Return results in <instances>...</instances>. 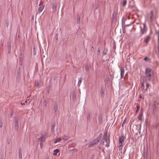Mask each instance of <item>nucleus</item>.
I'll list each match as a JSON object with an SVG mask.
<instances>
[{
  "mask_svg": "<svg viewBox=\"0 0 159 159\" xmlns=\"http://www.w3.org/2000/svg\"><path fill=\"white\" fill-rule=\"evenodd\" d=\"M57 37H56V39H57Z\"/></svg>",
  "mask_w": 159,
  "mask_h": 159,
  "instance_id": "nucleus-33",
  "label": "nucleus"
},
{
  "mask_svg": "<svg viewBox=\"0 0 159 159\" xmlns=\"http://www.w3.org/2000/svg\"><path fill=\"white\" fill-rule=\"evenodd\" d=\"M128 18L129 19V15L128 16Z\"/></svg>",
  "mask_w": 159,
  "mask_h": 159,
  "instance_id": "nucleus-31",
  "label": "nucleus"
},
{
  "mask_svg": "<svg viewBox=\"0 0 159 159\" xmlns=\"http://www.w3.org/2000/svg\"><path fill=\"white\" fill-rule=\"evenodd\" d=\"M126 3V0H124L123 2V5L124 6H125Z\"/></svg>",
  "mask_w": 159,
  "mask_h": 159,
  "instance_id": "nucleus-21",
  "label": "nucleus"
},
{
  "mask_svg": "<svg viewBox=\"0 0 159 159\" xmlns=\"http://www.w3.org/2000/svg\"><path fill=\"white\" fill-rule=\"evenodd\" d=\"M126 20V19L123 18L122 20V24L125 25V21Z\"/></svg>",
  "mask_w": 159,
  "mask_h": 159,
  "instance_id": "nucleus-20",
  "label": "nucleus"
},
{
  "mask_svg": "<svg viewBox=\"0 0 159 159\" xmlns=\"http://www.w3.org/2000/svg\"><path fill=\"white\" fill-rule=\"evenodd\" d=\"M61 138H57L55 141H54V143H57L59 142H60L61 140Z\"/></svg>",
  "mask_w": 159,
  "mask_h": 159,
  "instance_id": "nucleus-9",
  "label": "nucleus"
},
{
  "mask_svg": "<svg viewBox=\"0 0 159 159\" xmlns=\"http://www.w3.org/2000/svg\"><path fill=\"white\" fill-rule=\"evenodd\" d=\"M125 139V138L124 136L122 135L120 137H119V142H120L123 143L124 142Z\"/></svg>",
  "mask_w": 159,
  "mask_h": 159,
  "instance_id": "nucleus-5",
  "label": "nucleus"
},
{
  "mask_svg": "<svg viewBox=\"0 0 159 159\" xmlns=\"http://www.w3.org/2000/svg\"><path fill=\"white\" fill-rule=\"evenodd\" d=\"M54 110L55 112L57 111V105H55L54 107Z\"/></svg>",
  "mask_w": 159,
  "mask_h": 159,
  "instance_id": "nucleus-18",
  "label": "nucleus"
},
{
  "mask_svg": "<svg viewBox=\"0 0 159 159\" xmlns=\"http://www.w3.org/2000/svg\"><path fill=\"white\" fill-rule=\"evenodd\" d=\"M100 52V50H98V52Z\"/></svg>",
  "mask_w": 159,
  "mask_h": 159,
  "instance_id": "nucleus-35",
  "label": "nucleus"
},
{
  "mask_svg": "<svg viewBox=\"0 0 159 159\" xmlns=\"http://www.w3.org/2000/svg\"><path fill=\"white\" fill-rule=\"evenodd\" d=\"M150 39V38L149 37H147L145 39L144 42L146 43H147L149 41Z\"/></svg>",
  "mask_w": 159,
  "mask_h": 159,
  "instance_id": "nucleus-15",
  "label": "nucleus"
},
{
  "mask_svg": "<svg viewBox=\"0 0 159 159\" xmlns=\"http://www.w3.org/2000/svg\"><path fill=\"white\" fill-rule=\"evenodd\" d=\"M143 86V83L142 84V86Z\"/></svg>",
  "mask_w": 159,
  "mask_h": 159,
  "instance_id": "nucleus-29",
  "label": "nucleus"
},
{
  "mask_svg": "<svg viewBox=\"0 0 159 159\" xmlns=\"http://www.w3.org/2000/svg\"><path fill=\"white\" fill-rule=\"evenodd\" d=\"M99 141V140L98 139H96L94 140L89 145V147H92L94 146L97 143H98Z\"/></svg>",
  "mask_w": 159,
  "mask_h": 159,
  "instance_id": "nucleus-3",
  "label": "nucleus"
},
{
  "mask_svg": "<svg viewBox=\"0 0 159 159\" xmlns=\"http://www.w3.org/2000/svg\"><path fill=\"white\" fill-rule=\"evenodd\" d=\"M43 137H41V138H40V139H41L42 138L43 139Z\"/></svg>",
  "mask_w": 159,
  "mask_h": 159,
  "instance_id": "nucleus-28",
  "label": "nucleus"
},
{
  "mask_svg": "<svg viewBox=\"0 0 159 159\" xmlns=\"http://www.w3.org/2000/svg\"><path fill=\"white\" fill-rule=\"evenodd\" d=\"M121 72H120V74H121V77H122L124 75V71L125 70L124 68H122L121 69Z\"/></svg>",
  "mask_w": 159,
  "mask_h": 159,
  "instance_id": "nucleus-7",
  "label": "nucleus"
},
{
  "mask_svg": "<svg viewBox=\"0 0 159 159\" xmlns=\"http://www.w3.org/2000/svg\"><path fill=\"white\" fill-rule=\"evenodd\" d=\"M125 122V121H123V124H122V125H123V124Z\"/></svg>",
  "mask_w": 159,
  "mask_h": 159,
  "instance_id": "nucleus-27",
  "label": "nucleus"
},
{
  "mask_svg": "<svg viewBox=\"0 0 159 159\" xmlns=\"http://www.w3.org/2000/svg\"><path fill=\"white\" fill-rule=\"evenodd\" d=\"M100 52V50H98V52Z\"/></svg>",
  "mask_w": 159,
  "mask_h": 159,
  "instance_id": "nucleus-34",
  "label": "nucleus"
},
{
  "mask_svg": "<svg viewBox=\"0 0 159 159\" xmlns=\"http://www.w3.org/2000/svg\"><path fill=\"white\" fill-rule=\"evenodd\" d=\"M123 143L119 142V149L120 150L121 149H122V144Z\"/></svg>",
  "mask_w": 159,
  "mask_h": 159,
  "instance_id": "nucleus-11",
  "label": "nucleus"
},
{
  "mask_svg": "<svg viewBox=\"0 0 159 159\" xmlns=\"http://www.w3.org/2000/svg\"><path fill=\"white\" fill-rule=\"evenodd\" d=\"M27 100H26L25 101V103H27Z\"/></svg>",
  "mask_w": 159,
  "mask_h": 159,
  "instance_id": "nucleus-30",
  "label": "nucleus"
},
{
  "mask_svg": "<svg viewBox=\"0 0 159 159\" xmlns=\"http://www.w3.org/2000/svg\"><path fill=\"white\" fill-rule=\"evenodd\" d=\"M139 109H136V113H137L138 111H139Z\"/></svg>",
  "mask_w": 159,
  "mask_h": 159,
  "instance_id": "nucleus-24",
  "label": "nucleus"
},
{
  "mask_svg": "<svg viewBox=\"0 0 159 159\" xmlns=\"http://www.w3.org/2000/svg\"><path fill=\"white\" fill-rule=\"evenodd\" d=\"M153 75V73L152 70L149 68H147L145 71V75L147 79L149 80H151Z\"/></svg>",
  "mask_w": 159,
  "mask_h": 159,
  "instance_id": "nucleus-1",
  "label": "nucleus"
},
{
  "mask_svg": "<svg viewBox=\"0 0 159 159\" xmlns=\"http://www.w3.org/2000/svg\"><path fill=\"white\" fill-rule=\"evenodd\" d=\"M100 144L102 145H105L106 147H109L110 144L109 139L108 138L106 139H104L103 140L101 141Z\"/></svg>",
  "mask_w": 159,
  "mask_h": 159,
  "instance_id": "nucleus-2",
  "label": "nucleus"
},
{
  "mask_svg": "<svg viewBox=\"0 0 159 159\" xmlns=\"http://www.w3.org/2000/svg\"><path fill=\"white\" fill-rule=\"evenodd\" d=\"M144 60H145V61H147L148 60V59L147 57H145L144 58Z\"/></svg>",
  "mask_w": 159,
  "mask_h": 159,
  "instance_id": "nucleus-22",
  "label": "nucleus"
},
{
  "mask_svg": "<svg viewBox=\"0 0 159 159\" xmlns=\"http://www.w3.org/2000/svg\"><path fill=\"white\" fill-rule=\"evenodd\" d=\"M82 80V78H80V79L79 80L78 83V85L79 86H80L81 84V82Z\"/></svg>",
  "mask_w": 159,
  "mask_h": 159,
  "instance_id": "nucleus-13",
  "label": "nucleus"
},
{
  "mask_svg": "<svg viewBox=\"0 0 159 159\" xmlns=\"http://www.w3.org/2000/svg\"><path fill=\"white\" fill-rule=\"evenodd\" d=\"M18 122L17 120H16L15 122V129L16 130H17L18 129Z\"/></svg>",
  "mask_w": 159,
  "mask_h": 159,
  "instance_id": "nucleus-6",
  "label": "nucleus"
},
{
  "mask_svg": "<svg viewBox=\"0 0 159 159\" xmlns=\"http://www.w3.org/2000/svg\"><path fill=\"white\" fill-rule=\"evenodd\" d=\"M62 139L63 140L65 141L66 140H68V139L67 136L64 135L62 137Z\"/></svg>",
  "mask_w": 159,
  "mask_h": 159,
  "instance_id": "nucleus-14",
  "label": "nucleus"
},
{
  "mask_svg": "<svg viewBox=\"0 0 159 159\" xmlns=\"http://www.w3.org/2000/svg\"><path fill=\"white\" fill-rule=\"evenodd\" d=\"M146 85L147 87H146V90L148 88V86L149 85V84L148 83H147L146 84Z\"/></svg>",
  "mask_w": 159,
  "mask_h": 159,
  "instance_id": "nucleus-23",
  "label": "nucleus"
},
{
  "mask_svg": "<svg viewBox=\"0 0 159 159\" xmlns=\"http://www.w3.org/2000/svg\"><path fill=\"white\" fill-rule=\"evenodd\" d=\"M143 111L142 109L141 110L140 112L139 113V114L138 116V118L139 120H142V117L143 116Z\"/></svg>",
  "mask_w": 159,
  "mask_h": 159,
  "instance_id": "nucleus-4",
  "label": "nucleus"
},
{
  "mask_svg": "<svg viewBox=\"0 0 159 159\" xmlns=\"http://www.w3.org/2000/svg\"><path fill=\"white\" fill-rule=\"evenodd\" d=\"M44 7L43 6H42L39 7V8L38 9V10H39V13H40L42 11V10H43V9L44 8Z\"/></svg>",
  "mask_w": 159,
  "mask_h": 159,
  "instance_id": "nucleus-8",
  "label": "nucleus"
},
{
  "mask_svg": "<svg viewBox=\"0 0 159 159\" xmlns=\"http://www.w3.org/2000/svg\"><path fill=\"white\" fill-rule=\"evenodd\" d=\"M59 150L58 149H55V150H54V152H53V155H56L57 154V153L59 152Z\"/></svg>",
  "mask_w": 159,
  "mask_h": 159,
  "instance_id": "nucleus-10",
  "label": "nucleus"
},
{
  "mask_svg": "<svg viewBox=\"0 0 159 159\" xmlns=\"http://www.w3.org/2000/svg\"><path fill=\"white\" fill-rule=\"evenodd\" d=\"M54 11H55L57 9V6L56 5H53L52 7Z\"/></svg>",
  "mask_w": 159,
  "mask_h": 159,
  "instance_id": "nucleus-16",
  "label": "nucleus"
},
{
  "mask_svg": "<svg viewBox=\"0 0 159 159\" xmlns=\"http://www.w3.org/2000/svg\"><path fill=\"white\" fill-rule=\"evenodd\" d=\"M136 108L137 109H139V105H137L136 106Z\"/></svg>",
  "mask_w": 159,
  "mask_h": 159,
  "instance_id": "nucleus-25",
  "label": "nucleus"
},
{
  "mask_svg": "<svg viewBox=\"0 0 159 159\" xmlns=\"http://www.w3.org/2000/svg\"><path fill=\"white\" fill-rule=\"evenodd\" d=\"M20 104L22 105H24L25 104V102H23V103L21 102L20 103Z\"/></svg>",
  "mask_w": 159,
  "mask_h": 159,
  "instance_id": "nucleus-26",
  "label": "nucleus"
},
{
  "mask_svg": "<svg viewBox=\"0 0 159 159\" xmlns=\"http://www.w3.org/2000/svg\"><path fill=\"white\" fill-rule=\"evenodd\" d=\"M43 105L45 106H46L47 105V101L46 100H45L43 102Z\"/></svg>",
  "mask_w": 159,
  "mask_h": 159,
  "instance_id": "nucleus-19",
  "label": "nucleus"
},
{
  "mask_svg": "<svg viewBox=\"0 0 159 159\" xmlns=\"http://www.w3.org/2000/svg\"><path fill=\"white\" fill-rule=\"evenodd\" d=\"M19 159H22V153L21 151H19Z\"/></svg>",
  "mask_w": 159,
  "mask_h": 159,
  "instance_id": "nucleus-12",
  "label": "nucleus"
},
{
  "mask_svg": "<svg viewBox=\"0 0 159 159\" xmlns=\"http://www.w3.org/2000/svg\"><path fill=\"white\" fill-rule=\"evenodd\" d=\"M142 34H143V32H142Z\"/></svg>",
  "mask_w": 159,
  "mask_h": 159,
  "instance_id": "nucleus-32",
  "label": "nucleus"
},
{
  "mask_svg": "<svg viewBox=\"0 0 159 159\" xmlns=\"http://www.w3.org/2000/svg\"><path fill=\"white\" fill-rule=\"evenodd\" d=\"M153 16V12L152 11H151L150 12V20H152V17Z\"/></svg>",
  "mask_w": 159,
  "mask_h": 159,
  "instance_id": "nucleus-17",
  "label": "nucleus"
}]
</instances>
